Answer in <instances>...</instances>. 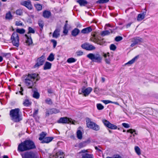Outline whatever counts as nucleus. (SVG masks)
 I'll list each match as a JSON object with an SVG mask.
<instances>
[{"label":"nucleus","mask_w":158,"mask_h":158,"mask_svg":"<svg viewBox=\"0 0 158 158\" xmlns=\"http://www.w3.org/2000/svg\"><path fill=\"white\" fill-rule=\"evenodd\" d=\"M23 77V81L29 89H35L36 82L40 79L39 74L35 73L25 75Z\"/></svg>","instance_id":"nucleus-1"},{"label":"nucleus","mask_w":158,"mask_h":158,"mask_svg":"<svg viewBox=\"0 0 158 158\" xmlns=\"http://www.w3.org/2000/svg\"><path fill=\"white\" fill-rule=\"evenodd\" d=\"M36 146L34 143L30 140H26L20 143L18 146V150L24 152L35 149Z\"/></svg>","instance_id":"nucleus-2"},{"label":"nucleus","mask_w":158,"mask_h":158,"mask_svg":"<svg viewBox=\"0 0 158 158\" xmlns=\"http://www.w3.org/2000/svg\"><path fill=\"white\" fill-rule=\"evenodd\" d=\"M20 110L19 108L11 110L10 112L11 119L13 122L18 123L22 120L21 117L19 114Z\"/></svg>","instance_id":"nucleus-3"},{"label":"nucleus","mask_w":158,"mask_h":158,"mask_svg":"<svg viewBox=\"0 0 158 158\" xmlns=\"http://www.w3.org/2000/svg\"><path fill=\"white\" fill-rule=\"evenodd\" d=\"M87 56L92 61L100 63L101 62L102 57L99 53L93 54L90 53L88 54Z\"/></svg>","instance_id":"nucleus-4"},{"label":"nucleus","mask_w":158,"mask_h":158,"mask_svg":"<svg viewBox=\"0 0 158 158\" xmlns=\"http://www.w3.org/2000/svg\"><path fill=\"white\" fill-rule=\"evenodd\" d=\"M86 125L87 127L95 131H98L100 129L99 126L95 123L91 121L89 118L86 119Z\"/></svg>","instance_id":"nucleus-5"},{"label":"nucleus","mask_w":158,"mask_h":158,"mask_svg":"<svg viewBox=\"0 0 158 158\" xmlns=\"http://www.w3.org/2000/svg\"><path fill=\"white\" fill-rule=\"evenodd\" d=\"M11 40L12 43L14 46L18 47L19 45V38L17 33L14 32L12 34Z\"/></svg>","instance_id":"nucleus-6"},{"label":"nucleus","mask_w":158,"mask_h":158,"mask_svg":"<svg viewBox=\"0 0 158 158\" xmlns=\"http://www.w3.org/2000/svg\"><path fill=\"white\" fill-rule=\"evenodd\" d=\"M58 123H71L73 124H75L76 122L75 121H73L71 119H69L67 117H64L60 118L58 121Z\"/></svg>","instance_id":"nucleus-7"},{"label":"nucleus","mask_w":158,"mask_h":158,"mask_svg":"<svg viewBox=\"0 0 158 158\" xmlns=\"http://www.w3.org/2000/svg\"><path fill=\"white\" fill-rule=\"evenodd\" d=\"M88 150H82L79 152L80 154H81V158H94V156L92 154L88 153Z\"/></svg>","instance_id":"nucleus-8"},{"label":"nucleus","mask_w":158,"mask_h":158,"mask_svg":"<svg viewBox=\"0 0 158 158\" xmlns=\"http://www.w3.org/2000/svg\"><path fill=\"white\" fill-rule=\"evenodd\" d=\"M45 60V58L44 55H42L41 57L38 58L37 60V63L34 65V68H38L40 66L43 65Z\"/></svg>","instance_id":"nucleus-9"},{"label":"nucleus","mask_w":158,"mask_h":158,"mask_svg":"<svg viewBox=\"0 0 158 158\" xmlns=\"http://www.w3.org/2000/svg\"><path fill=\"white\" fill-rule=\"evenodd\" d=\"M131 42L132 43L131 44L130 46L133 47L136 45L140 44L142 42L143 39L139 37H136L132 39Z\"/></svg>","instance_id":"nucleus-10"},{"label":"nucleus","mask_w":158,"mask_h":158,"mask_svg":"<svg viewBox=\"0 0 158 158\" xmlns=\"http://www.w3.org/2000/svg\"><path fill=\"white\" fill-rule=\"evenodd\" d=\"M103 123L104 125L107 127L112 129H116L117 128V127L114 124L110 123L109 122L105 119L102 120Z\"/></svg>","instance_id":"nucleus-11"},{"label":"nucleus","mask_w":158,"mask_h":158,"mask_svg":"<svg viewBox=\"0 0 158 158\" xmlns=\"http://www.w3.org/2000/svg\"><path fill=\"white\" fill-rule=\"evenodd\" d=\"M81 47L83 49L89 51L94 50L95 49V47L94 46L87 43L82 44Z\"/></svg>","instance_id":"nucleus-12"},{"label":"nucleus","mask_w":158,"mask_h":158,"mask_svg":"<svg viewBox=\"0 0 158 158\" xmlns=\"http://www.w3.org/2000/svg\"><path fill=\"white\" fill-rule=\"evenodd\" d=\"M37 153L33 152H27L25 155V158H37Z\"/></svg>","instance_id":"nucleus-13"},{"label":"nucleus","mask_w":158,"mask_h":158,"mask_svg":"<svg viewBox=\"0 0 158 158\" xmlns=\"http://www.w3.org/2000/svg\"><path fill=\"white\" fill-rule=\"evenodd\" d=\"M59 112V110L55 108H52L49 110H47L46 112V116H48L50 114H56Z\"/></svg>","instance_id":"nucleus-14"},{"label":"nucleus","mask_w":158,"mask_h":158,"mask_svg":"<svg viewBox=\"0 0 158 158\" xmlns=\"http://www.w3.org/2000/svg\"><path fill=\"white\" fill-rule=\"evenodd\" d=\"M21 4L29 10H31L32 8V6L30 1H23L21 2Z\"/></svg>","instance_id":"nucleus-15"},{"label":"nucleus","mask_w":158,"mask_h":158,"mask_svg":"<svg viewBox=\"0 0 158 158\" xmlns=\"http://www.w3.org/2000/svg\"><path fill=\"white\" fill-rule=\"evenodd\" d=\"M92 90V88L88 87L85 89H82V92L85 96H88Z\"/></svg>","instance_id":"nucleus-16"},{"label":"nucleus","mask_w":158,"mask_h":158,"mask_svg":"<svg viewBox=\"0 0 158 158\" xmlns=\"http://www.w3.org/2000/svg\"><path fill=\"white\" fill-rule=\"evenodd\" d=\"M144 10H145V11L138 15L137 19V20L139 21H141L144 18L146 14V9H145Z\"/></svg>","instance_id":"nucleus-17"},{"label":"nucleus","mask_w":158,"mask_h":158,"mask_svg":"<svg viewBox=\"0 0 158 158\" xmlns=\"http://www.w3.org/2000/svg\"><path fill=\"white\" fill-rule=\"evenodd\" d=\"M60 30L59 28H56L54 31L53 35L52 37L55 38H57L60 35Z\"/></svg>","instance_id":"nucleus-18"},{"label":"nucleus","mask_w":158,"mask_h":158,"mask_svg":"<svg viewBox=\"0 0 158 158\" xmlns=\"http://www.w3.org/2000/svg\"><path fill=\"white\" fill-rule=\"evenodd\" d=\"M92 29L91 27H89L83 29L81 31V32L83 34H88L91 32Z\"/></svg>","instance_id":"nucleus-19"},{"label":"nucleus","mask_w":158,"mask_h":158,"mask_svg":"<svg viewBox=\"0 0 158 158\" xmlns=\"http://www.w3.org/2000/svg\"><path fill=\"white\" fill-rule=\"evenodd\" d=\"M53 139L52 137H45L42 140L41 142L42 143H48L51 141Z\"/></svg>","instance_id":"nucleus-20"},{"label":"nucleus","mask_w":158,"mask_h":158,"mask_svg":"<svg viewBox=\"0 0 158 158\" xmlns=\"http://www.w3.org/2000/svg\"><path fill=\"white\" fill-rule=\"evenodd\" d=\"M23 104L24 106L28 107L31 105V102L27 98L23 101Z\"/></svg>","instance_id":"nucleus-21"},{"label":"nucleus","mask_w":158,"mask_h":158,"mask_svg":"<svg viewBox=\"0 0 158 158\" xmlns=\"http://www.w3.org/2000/svg\"><path fill=\"white\" fill-rule=\"evenodd\" d=\"M52 65L51 63L48 61L46 62L44 66V69L46 70L50 69L51 68Z\"/></svg>","instance_id":"nucleus-22"},{"label":"nucleus","mask_w":158,"mask_h":158,"mask_svg":"<svg viewBox=\"0 0 158 158\" xmlns=\"http://www.w3.org/2000/svg\"><path fill=\"white\" fill-rule=\"evenodd\" d=\"M51 15V13L49 11L45 10L43 12V16L45 18H48Z\"/></svg>","instance_id":"nucleus-23"},{"label":"nucleus","mask_w":158,"mask_h":158,"mask_svg":"<svg viewBox=\"0 0 158 158\" xmlns=\"http://www.w3.org/2000/svg\"><path fill=\"white\" fill-rule=\"evenodd\" d=\"M64 155L63 152L61 151H59L57 152L55 155V158H64Z\"/></svg>","instance_id":"nucleus-24"},{"label":"nucleus","mask_w":158,"mask_h":158,"mask_svg":"<svg viewBox=\"0 0 158 158\" xmlns=\"http://www.w3.org/2000/svg\"><path fill=\"white\" fill-rule=\"evenodd\" d=\"M80 32V30L77 28H75L72 31V35L74 37L77 36Z\"/></svg>","instance_id":"nucleus-25"},{"label":"nucleus","mask_w":158,"mask_h":158,"mask_svg":"<svg viewBox=\"0 0 158 158\" xmlns=\"http://www.w3.org/2000/svg\"><path fill=\"white\" fill-rule=\"evenodd\" d=\"M25 36L27 38L26 43L28 45L31 44L32 43V41L31 37H29L27 34L25 35Z\"/></svg>","instance_id":"nucleus-26"},{"label":"nucleus","mask_w":158,"mask_h":158,"mask_svg":"<svg viewBox=\"0 0 158 158\" xmlns=\"http://www.w3.org/2000/svg\"><path fill=\"white\" fill-rule=\"evenodd\" d=\"M109 53L104 54L103 56L105 59V61L106 63L108 64H110V60L109 58Z\"/></svg>","instance_id":"nucleus-27"},{"label":"nucleus","mask_w":158,"mask_h":158,"mask_svg":"<svg viewBox=\"0 0 158 158\" xmlns=\"http://www.w3.org/2000/svg\"><path fill=\"white\" fill-rule=\"evenodd\" d=\"M77 2L81 6H85L88 3L87 1L85 0H77Z\"/></svg>","instance_id":"nucleus-28"},{"label":"nucleus","mask_w":158,"mask_h":158,"mask_svg":"<svg viewBox=\"0 0 158 158\" xmlns=\"http://www.w3.org/2000/svg\"><path fill=\"white\" fill-rule=\"evenodd\" d=\"M5 18L6 19L8 20H11L13 19V16L10 11H9L6 13Z\"/></svg>","instance_id":"nucleus-29"},{"label":"nucleus","mask_w":158,"mask_h":158,"mask_svg":"<svg viewBox=\"0 0 158 158\" xmlns=\"http://www.w3.org/2000/svg\"><path fill=\"white\" fill-rule=\"evenodd\" d=\"M138 56H135V57L133 58L132 60L129 61L126 64H132L133 63H134L136 60L138 58Z\"/></svg>","instance_id":"nucleus-30"},{"label":"nucleus","mask_w":158,"mask_h":158,"mask_svg":"<svg viewBox=\"0 0 158 158\" xmlns=\"http://www.w3.org/2000/svg\"><path fill=\"white\" fill-rule=\"evenodd\" d=\"M54 59V55L52 53H51L47 58V60L49 61H52Z\"/></svg>","instance_id":"nucleus-31"},{"label":"nucleus","mask_w":158,"mask_h":158,"mask_svg":"<svg viewBox=\"0 0 158 158\" xmlns=\"http://www.w3.org/2000/svg\"><path fill=\"white\" fill-rule=\"evenodd\" d=\"M47 133L44 132H42L40 134V137H39V139L40 140H42L45 137V136L46 135Z\"/></svg>","instance_id":"nucleus-32"},{"label":"nucleus","mask_w":158,"mask_h":158,"mask_svg":"<svg viewBox=\"0 0 158 158\" xmlns=\"http://www.w3.org/2000/svg\"><path fill=\"white\" fill-rule=\"evenodd\" d=\"M34 6L38 11L41 10L42 9V6L40 4H35L34 5Z\"/></svg>","instance_id":"nucleus-33"},{"label":"nucleus","mask_w":158,"mask_h":158,"mask_svg":"<svg viewBox=\"0 0 158 158\" xmlns=\"http://www.w3.org/2000/svg\"><path fill=\"white\" fill-rule=\"evenodd\" d=\"M77 137L79 139H81L82 138V133L80 130H78L77 132Z\"/></svg>","instance_id":"nucleus-34"},{"label":"nucleus","mask_w":158,"mask_h":158,"mask_svg":"<svg viewBox=\"0 0 158 158\" xmlns=\"http://www.w3.org/2000/svg\"><path fill=\"white\" fill-rule=\"evenodd\" d=\"M90 40L91 41L95 43H97V42H98V40L96 38V36L95 34H94L93 35V37H92L90 39Z\"/></svg>","instance_id":"nucleus-35"},{"label":"nucleus","mask_w":158,"mask_h":158,"mask_svg":"<svg viewBox=\"0 0 158 158\" xmlns=\"http://www.w3.org/2000/svg\"><path fill=\"white\" fill-rule=\"evenodd\" d=\"M135 150L136 152L138 155H139L141 154L140 149L138 146H135Z\"/></svg>","instance_id":"nucleus-36"},{"label":"nucleus","mask_w":158,"mask_h":158,"mask_svg":"<svg viewBox=\"0 0 158 158\" xmlns=\"http://www.w3.org/2000/svg\"><path fill=\"white\" fill-rule=\"evenodd\" d=\"M25 30L23 29H17L16 30V33H19L20 34H23L25 33Z\"/></svg>","instance_id":"nucleus-37"},{"label":"nucleus","mask_w":158,"mask_h":158,"mask_svg":"<svg viewBox=\"0 0 158 158\" xmlns=\"http://www.w3.org/2000/svg\"><path fill=\"white\" fill-rule=\"evenodd\" d=\"M33 96L35 98L38 99L39 98L40 94L38 92L34 91L33 94Z\"/></svg>","instance_id":"nucleus-38"},{"label":"nucleus","mask_w":158,"mask_h":158,"mask_svg":"<svg viewBox=\"0 0 158 158\" xmlns=\"http://www.w3.org/2000/svg\"><path fill=\"white\" fill-rule=\"evenodd\" d=\"M38 24L39 27L41 28V29H42L44 26V22L41 20H39L38 21Z\"/></svg>","instance_id":"nucleus-39"},{"label":"nucleus","mask_w":158,"mask_h":158,"mask_svg":"<svg viewBox=\"0 0 158 158\" xmlns=\"http://www.w3.org/2000/svg\"><path fill=\"white\" fill-rule=\"evenodd\" d=\"M110 32L109 31L106 30L102 31L101 33V35L102 36H104L105 35H109Z\"/></svg>","instance_id":"nucleus-40"},{"label":"nucleus","mask_w":158,"mask_h":158,"mask_svg":"<svg viewBox=\"0 0 158 158\" xmlns=\"http://www.w3.org/2000/svg\"><path fill=\"white\" fill-rule=\"evenodd\" d=\"M97 107L99 110H102L103 109L104 107L100 103H98L97 104Z\"/></svg>","instance_id":"nucleus-41"},{"label":"nucleus","mask_w":158,"mask_h":158,"mask_svg":"<svg viewBox=\"0 0 158 158\" xmlns=\"http://www.w3.org/2000/svg\"><path fill=\"white\" fill-rule=\"evenodd\" d=\"M23 13V11L21 9H18L16 11V14L17 15H22Z\"/></svg>","instance_id":"nucleus-42"},{"label":"nucleus","mask_w":158,"mask_h":158,"mask_svg":"<svg viewBox=\"0 0 158 158\" xmlns=\"http://www.w3.org/2000/svg\"><path fill=\"white\" fill-rule=\"evenodd\" d=\"M86 146V143L85 142H83L80 143L78 145V147L81 148L85 147Z\"/></svg>","instance_id":"nucleus-43"},{"label":"nucleus","mask_w":158,"mask_h":158,"mask_svg":"<svg viewBox=\"0 0 158 158\" xmlns=\"http://www.w3.org/2000/svg\"><path fill=\"white\" fill-rule=\"evenodd\" d=\"M45 102L46 103L50 105H51L52 104L51 99L49 98H48L46 99L45 100Z\"/></svg>","instance_id":"nucleus-44"},{"label":"nucleus","mask_w":158,"mask_h":158,"mask_svg":"<svg viewBox=\"0 0 158 158\" xmlns=\"http://www.w3.org/2000/svg\"><path fill=\"white\" fill-rule=\"evenodd\" d=\"M109 0H99L97 1V3H104L108 2Z\"/></svg>","instance_id":"nucleus-45"},{"label":"nucleus","mask_w":158,"mask_h":158,"mask_svg":"<svg viewBox=\"0 0 158 158\" xmlns=\"http://www.w3.org/2000/svg\"><path fill=\"white\" fill-rule=\"evenodd\" d=\"M76 60L74 58H69L67 60V62L69 63H72L75 62Z\"/></svg>","instance_id":"nucleus-46"},{"label":"nucleus","mask_w":158,"mask_h":158,"mask_svg":"<svg viewBox=\"0 0 158 158\" xmlns=\"http://www.w3.org/2000/svg\"><path fill=\"white\" fill-rule=\"evenodd\" d=\"M116 48V46L114 44H111L110 46V49L111 50L114 51Z\"/></svg>","instance_id":"nucleus-47"},{"label":"nucleus","mask_w":158,"mask_h":158,"mask_svg":"<svg viewBox=\"0 0 158 158\" xmlns=\"http://www.w3.org/2000/svg\"><path fill=\"white\" fill-rule=\"evenodd\" d=\"M67 26L66 24H65L64 27V30L63 31V33L65 35H66L68 32V31L66 29Z\"/></svg>","instance_id":"nucleus-48"},{"label":"nucleus","mask_w":158,"mask_h":158,"mask_svg":"<svg viewBox=\"0 0 158 158\" xmlns=\"http://www.w3.org/2000/svg\"><path fill=\"white\" fill-rule=\"evenodd\" d=\"M38 109H37L35 110L33 114V117L35 118L37 116V115L38 113Z\"/></svg>","instance_id":"nucleus-49"},{"label":"nucleus","mask_w":158,"mask_h":158,"mask_svg":"<svg viewBox=\"0 0 158 158\" xmlns=\"http://www.w3.org/2000/svg\"><path fill=\"white\" fill-rule=\"evenodd\" d=\"M105 43V41H104L103 40H98V42H97V44L102 45H104Z\"/></svg>","instance_id":"nucleus-50"},{"label":"nucleus","mask_w":158,"mask_h":158,"mask_svg":"<svg viewBox=\"0 0 158 158\" xmlns=\"http://www.w3.org/2000/svg\"><path fill=\"white\" fill-rule=\"evenodd\" d=\"M123 39L122 37L120 36H117L115 38V40L116 41L118 42L119 41H120L121 40H122Z\"/></svg>","instance_id":"nucleus-51"},{"label":"nucleus","mask_w":158,"mask_h":158,"mask_svg":"<svg viewBox=\"0 0 158 158\" xmlns=\"http://www.w3.org/2000/svg\"><path fill=\"white\" fill-rule=\"evenodd\" d=\"M28 33H34L35 32L34 30L30 27L28 28Z\"/></svg>","instance_id":"nucleus-52"},{"label":"nucleus","mask_w":158,"mask_h":158,"mask_svg":"<svg viewBox=\"0 0 158 158\" xmlns=\"http://www.w3.org/2000/svg\"><path fill=\"white\" fill-rule=\"evenodd\" d=\"M102 102L105 104H107L112 102V101L109 100H103L102 101Z\"/></svg>","instance_id":"nucleus-53"},{"label":"nucleus","mask_w":158,"mask_h":158,"mask_svg":"<svg viewBox=\"0 0 158 158\" xmlns=\"http://www.w3.org/2000/svg\"><path fill=\"white\" fill-rule=\"evenodd\" d=\"M51 41L53 43V47L54 48H55L56 47V44H57L56 41L54 40H51Z\"/></svg>","instance_id":"nucleus-54"},{"label":"nucleus","mask_w":158,"mask_h":158,"mask_svg":"<svg viewBox=\"0 0 158 158\" xmlns=\"http://www.w3.org/2000/svg\"><path fill=\"white\" fill-rule=\"evenodd\" d=\"M122 125L123 126L126 128H128L130 127L129 125L127 123H123Z\"/></svg>","instance_id":"nucleus-55"},{"label":"nucleus","mask_w":158,"mask_h":158,"mask_svg":"<svg viewBox=\"0 0 158 158\" xmlns=\"http://www.w3.org/2000/svg\"><path fill=\"white\" fill-rule=\"evenodd\" d=\"M76 53L77 56H81L83 54V52L81 51H77Z\"/></svg>","instance_id":"nucleus-56"},{"label":"nucleus","mask_w":158,"mask_h":158,"mask_svg":"<svg viewBox=\"0 0 158 158\" xmlns=\"http://www.w3.org/2000/svg\"><path fill=\"white\" fill-rule=\"evenodd\" d=\"M15 25L17 26H21L23 25V23L20 21H16Z\"/></svg>","instance_id":"nucleus-57"},{"label":"nucleus","mask_w":158,"mask_h":158,"mask_svg":"<svg viewBox=\"0 0 158 158\" xmlns=\"http://www.w3.org/2000/svg\"><path fill=\"white\" fill-rule=\"evenodd\" d=\"M127 132H130L131 134H132L133 132H135V130H133L132 129H129L127 130Z\"/></svg>","instance_id":"nucleus-58"},{"label":"nucleus","mask_w":158,"mask_h":158,"mask_svg":"<svg viewBox=\"0 0 158 158\" xmlns=\"http://www.w3.org/2000/svg\"><path fill=\"white\" fill-rule=\"evenodd\" d=\"M106 158H122L121 156L118 155H116L115 156L113 157H107Z\"/></svg>","instance_id":"nucleus-59"},{"label":"nucleus","mask_w":158,"mask_h":158,"mask_svg":"<svg viewBox=\"0 0 158 158\" xmlns=\"http://www.w3.org/2000/svg\"><path fill=\"white\" fill-rule=\"evenodd\" d=\"M23 88L22 87H21V88H20V91H19V93L21 95H23V94L22 93V92H23Z\"/></svg>","instance_id":"nucleus-60"},{"label":"nucleus","mask_w":158,"mask_h":158,"mask_svg":"<svg viewBox=\"0 0 158 158\" xmlns=\"http://www.w3.org/2000/svg\"><path fill=\"white\" fill-rule=\"evenodd\" d=\"M131 24V23H129L126 25L127 27L128 28L130 27Z\"/></svg>","instance_id":"nucleus-61"},{"label":"nucleus","mask_w":158,"mask_h":158,"mask_svg":"<svg viewBox=\"0 0 158 158\" xmlns=\"http://www.w3.org/2000/svg\"><path fill=\"white\" fill-rule=\"evenodd\" d=\"M112 103H114L116 105H119V104L117 102H111Z\"/></svg>","instance_id":"nucleus-62"},{"label":"nucleus","mask_w":158,"mask_h":158,"mask_svg":"<svg viewBox=\"0 0 158 158\" xmlns=\"http://www.w3.org/2000/svg\"><path fill=\"white\" fill-rule=\"evenodd\" d=\"M95 149L96 150H98V151H101V149H99V148H98V147H96H96H95Z\"/></svg>","instance_id":"nucleus-63"},{"label":"nucleus","mask_w":158,"mask_h":158,"mask_svg":"<svg viewBox=\"0 0 158 158\" xmlns=\"http://www.w3.org/2000/svg\"><path fill=\"white\" fill-rule=\"evenodd\" d=\"M48 91L49 93H52L51 90L50 89H48Z\"/></svg>","instance_id":"nucleus-64"}]
</instances>
